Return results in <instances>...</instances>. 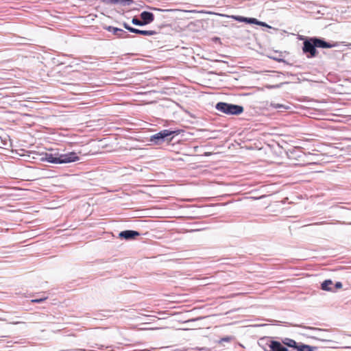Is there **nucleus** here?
I'll return each mask as SVG.
<instances>
[{
    "mask_svg": "<svg viewBox=\"0 0 351 351\" xmlns=\"http://www.w3.org/2000/svg\"><path fill=\"white\" fill-rule=\"evenodd\" d=\"M254 19L256 21L255 23H252V24H255V25H260V26H263V27H270L269 25H268L265 22H263V21H260L258 20H257L256 19L254 18Z\"/></svg>",
    "mask_w": 351,
    "mask_h": 351,
    "instance_id": "obj_15",
    "label": "nucleus"
},
{
    "mask_svg": "<svg viewBox=\"0 0 351 351\" xmlns=\"http://www.w3.org/2000/svg\"><path fill=\"white\" fill-rule=\"evenodd\" d=\"M283 343L292 351H315L317 347L304 344L302 342H297L294 339L290 338H283Z\"/></svg>",
    "mask_w": 351,
    "mask_h": 351,
    "instance_id": "obj_4",
    "label": "nucleus"
},
{
    "mask_svg": "<svg viewBox=\"0 0 351 351\" xmlns=\"http://www.w3.org/2000/svg\"><path fill=\"white\" fill-rule=\"evenodd\" d=\"M335 287L337 289H340L342 287V284L341 282H337L335 284Z\"/></svg>",
    "mask_w": 351,
    "mask_h": 351,
    "instance_id": "obj_18",
    "label": "nucleus"
},
{
    "mask_svg": "<svg viewBox=\"0 0 351 351\" xmlns=\"http://www.w3.org/2000/svg\"><path fill=\"white\" fill-rule=\"evenodd\" d=\"M215 108L218 111L229 115H239L244 110L242 106L226 102H218L215 106Z\"/></svg>",
    "mask_w": 351,
    "mask_h": 351,
    "instance_id": "obj_3",
    "label": "nucleus"
},
{
    "mask_svg": "<svg viewBox=\"0 0 351 351\" xmlns=\"http://www.w3.org/2000/svg\"><path fill=\"white\" fill-rule=\"evenodd\" d=\"M134 34H141L143 36H153L156 34V32L154 30H141L136 28H134L133 30Z\"/></svg>",
    "mask_w": 351,
    "mask_h": 351,
    "instance_id": "obj_11",
    "label": "nucleus"
},
{
    "mask_svg": "<svg viewBox=\"0 0 351 351\" xmlns=\"http://www.w3.org/2000/svg\"><path fill=\"white\" fill-rule=\"evenodd\" d=\"M228 16L231 19H233L234 20H235L237 21L245 23L247 24H252V23H255V21H256L254 19V18H248V17H245V16H242L231 15V16Z\"/></svg>",
    "mask_w": 351,
    "mask_h": 351,
    "instance_id": "obj_10",
    "label": "nucleus"
},
{
    "mask_svg": "<svg viewBox=\"0 0 351 351\" xmlns=\"http://www.w3.org/2000/svg\"><path fill=\"white\" fill-rule=\"evenodd\" d=\"M132 23L134 25L137 26H145L144 23H143L141 19H138L136 16H134L132 19Z\"/></svg>",
    "mask_w": 351,
    "mask_h": 351,
    "instance_id": "obj_13",
    "label": "nucleus"
},
{
    "mask_svg": "<svg viewBox=\"0 0 351 351\" xmlns=\"http://www.w3.org/2000/svg\"><path fill=\"white\" fill-rule=\"evenodd\" d=\"M300 39L303 40L302 51L308 58H313L317 56L318 51L316 48L330 49L338 45L337 43L328 42L321 37L301 36Z\"/></svg>",
    "mask_w": 351,
    "mask_h": 351,
    "instance_id": "obj_1",
    "label": "nucleus"
},
{
    "mask_svg": "<svg viewBox=\"0 0 351 351\" xmlns=\"http://www.w3.org/2000/svg\"><path fill=\"white\" fill-rule=\"evenodd\" d=\"M280 86H281V84H278V85H276V88H279V87H280Z\"/></svg>",
    "mask_w": 351,
    "mask_h": 351,
    "instance_id": "obj_21",
    "label": "nucleus"
},
{
    "mask_svg": "<svg viewBox=\"0 0 351 351\" xmlns=\"http://www.w3.org/2000/svg\"><path fill=\"white\" fill-rule=\"evenodd\" d=\"M281 107H282V105H279V104H278V105L276 106V108H281Z\"/></svg>",
    "mask_w": 351,
    "mask_h": 351,
    "instance_id": "obj_19",
    "label": "nucleus"
},
{
    "mask_svg": "<svg viewBox=\"0 0 351 351\" xmlns=\"http://www.w3.org/2000/svg\"><path fill=\"white\" fill-rule=\"evenodd\" d=\"M40 156L41 161H47L53 164H66L80 160L79 156L74 152L67 154H51L45 152L43 153Z\"/></svg>",
    "mask_w": 351,
    "mask_h": 351,
    "instance_id": "obj_2",
    "label": "nucleus"
},
{
    "mask_svg": "<svg viewBox=\"0 0 351 351\" xmlns=\"http://www.w3.org/2000/svg\"><path fill=\"white\" fill-rule=\"evenodd\" d=\"M123 27H124L125 29L128 30L130 32H132V33L133 32V30H134V27H131V26H130V25H128L127 23H123Z\"/></svg>",
    "mask_w": 351,
    "mask_h": 351,
    "instance_id": "obj_16",
    "label": "nucleus"
},
{
    "mask_svg": "<svg viewBox=\"0 0 351 351\" xmlns=\"http://www.w3.org/2000/svg\"><path fill=\"white\" fill-rule=\"evenodd\" d=\"M140 232L133 230H126L119 232V237L121 239L130 241L135 239L137 237L140 236Z\"/></svg>",
    "mask_w": 351,
    "mask_h": 351,
    "instance_id": "obj_7",
    "label": "nucleus"
},
{
    "mask_svg": "<svg viewBox=\"0 0 351 351\" xmlns=\"http://www.w3.org/2000/svg\"><path fill=\"white\" fill-rule=\"evenodd\" d=\"M264 351H292L287 346L283 343V339L281 341L269 339L267 340L263 348Z\"/></svg>",
    "mask_w": 351,
    "mask_h": 351,
    "instance_id": "obj_5",
    "label": "nucleus"
},
{
    "mask_svg": "<svg viewBox=\"0 0 351 351\" xmlns=\"http://www.w3.org/2000/svg\"><path fill=\"white\" fill-rule=\"evenodd\" d=\"M47 298V297H45V298H36V299H33V300H32V302L33 303H38V304H39V303H41V302H43V301H45Z\"/></svg>",
    "mask_w": 351,
    "mask_h": 351,
    "instance_id": "obj_17",
    "label": "nucleus"
},
{
    "mask_svg": "<svg viewBox=\"0 0 351 351\" xmlns=\"http://www.w3.org/2000/svg\"><path fill=\"white\" fill-rule=\"evenodd\" d=\"M20 322H12L13 324H19Z\"/></svg>",
    "mask_w": 351,
    "mask_h": 351,
    "instance_id": "obj_20",
    "label": "nucleus"
},
{
    "mask_svg": "<svg viewBox=\"0 0 351 351\" xmlns=\"http://www.w3.org/2000/svg\"><path fill=\"white\" fill-rule=\"evenodd\" d=\"M140 18L145 25L152 23L154 21V14L148 11H143L140 14Z\"/></svg>",
    "mask_w": 351,
    "mask_h": 351,
    "instance_id": "obj_9",
    "label": "nucleus"
},
{
    "mask_svg": "<svg viewBox=\"0 0 351 351\" xmlns=\"http://www.w3.org/2000/svg\"><path fill=\"white\" fill-rule=\"evenodd\" d=\"M234 339V337L232 336H226L223 338H221L219 341V343H223V342H230Z\"/></svg>",
    "mask_w": 351,
    "mask_h": 351,
    "instance_id": "obj_14",
    "label": "nucleus"
},
{
    "mask_svg": "<svg viewBox=\"0 0 351 351\" xmlns=\"http://www.w3.org/2000/svg\"><path fill=\"white\" fill-rule=\"evenodd\" d=\"M174 134H177V131L170 130H161L151 136L150 142L155 145H160L165 142L168 136Z\"/></svg>",
    "mask_w": 351,
    "mask_h": 351,
    "instance_id": "obj_6",
    "label": "nucleus"
},
{
    "mask_svg": "<svg viewBox=\"0 0 351 351\" xmlns=\"http://www.w3.org/2000/svg\"><path fill=\"white\" fill-rule=\"evenodd\" d=\"M332 285V281L331 280H326L322 283L321 288L324 291H332V288L330 287Z\"/></svg>",
    "mask_w": 351,
    "mask_h": 351,
    "instance_id": "obj_12",
    "label": "nucleus"
},
{
    "mask_svg": "<svg viewBox=\"0 0 351 351\" xmlns=\"http://www.w3.org/2000/svg\"><path fill=\"white\" fill-rule=\"evenodd\" d=\"M106 30L108 32H112L114 35L117 36L118 38H130L131 36L128 34L125 31L122 29L115 27L113 26H106L104 27Z\"/></svg>",
    "mask_w": 351,
    "mask_h": 351,
    "instance_id": "obj_8",
    "label": "nucleus"
}]
</instances>
